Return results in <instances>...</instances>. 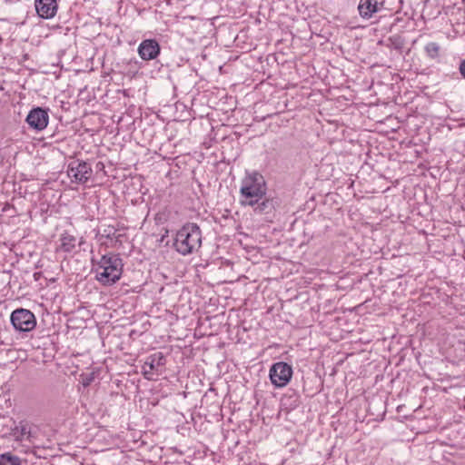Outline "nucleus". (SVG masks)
<instances>
[{
	"mask_svg": "<svg viewBox=\"0 0 465 465\" xmlns=\"http://www.w3.org/2000/svg\"><path fill=\"white\" fill-rule=\"evenodd\" d=\"M383 2L384 0H361L358 6L360 15L365 19L371 18L381 10Z\"/></svg>",
	"mask_w": 465,
	"mask_h": 465,
	"instance_id": "obj_13",
	"label": "nucleus"
},
{
	"mask_svg": "<svg viewBox=\"0 0 465 465\" xmlns=\"http://www.w3.org/2000/svg\"><path fill=\"white\" fill-rule=\"evenodd\" d=\"M48 120L47 111L41 107L33 108L25 119L28 125L37 131L44 130L48 124Z\"/></svg>",
	"mask_w": 465,
	"mask_h": 465,
	"instance_id": "obj_10",
	"label": "nucleus"
},
{
	"mask_svg": "<svg viewBox=\"0 0 465 465\" xmlns=\"http://www.w3.org/2000/svg\"><path fill=\"white\" fill-rule=\"evenodd\" d=\"M60 335L55 331L50 329H44L38 331L33 337L34 349H49L55 347L59 343Z\"/></svg>",
	"mask_w": 465,
	"mask_h": 465,
	"instance_id": "obj_7",
	"label": "nucleus"
},
{
	"mask_svg": "<svg viewBox=\"0 0 465 465\" xmlns=\"http://www.w3.org/2000/svg\"><path fill=\"white\" fill-rule=\"evenodd\" d=\"M270 380L272 383L279 388L288 384L292 376V368L286 362L279 361L270 369Z\"/></svg>",
	"mask_w": 465,
	"mask_h": 465,
	"instance_id": "obj_6",
	"label": "nucleus"
},
{
	"mask_svg": "<svg viewBox=\"0 0 465 465\" xmlns=\"http://www.w3.org/2000/svg\"><path fill=\"white\" fill-rule=\"evenodd\" d=\"M165 364V358L162 352L155 353L146 360L143 366V373L148 380L153 379L154 373L159 374L162 372Z\"/></svg>",
	"mask_w": 465,
	"mask_h": 465,
	"instance_id": "obj_9",
	"label": "nucleus"
},
{
	"mask_svg": "<svg viewBox=\"0 0 465 465\" xmlns=\"http://www.w3.org/2000/svg\"><path fill=\"white\" fill-rule=\"evenodd\" d=\"M60 241V249L65 252H72L75 247L76 238L68 232L61 234Z\"/></svg>",
	"mask_w": 465,
	"mask_h": 465,
	"instance_id": "obj_14",
	"label": "nucleus"
},
{
	"mask_svg": "<svg viewBox=\"0 0 465 465\" xmlns=\"http://www.w3.org/2000/svg\"><path fill=\"white\" fill-rule=\"evenodd\" d=\"M161 46L155 39L143 40L138 46L139 56L143 61L153 60L158 57Z\"/></svg>",
	"mask_w": 465,
	"mask_h": 465,
	"instance_id": "obj_11",
	"label": "nucleus"
},
{
	"mask_svg": "<svg viewBox=\"0 0 465 465\" xmlns=\"http://www.w3.org/2000/svg\"><path fill=\"white\" fill-rule=\"evenodd\" d=\"M391 45L396 50H401L404 46L405 40L400 35H394L389 38Z\"/></svg>",
	"mask_w": 465,
	"mask_h": 465,
	"instance_id": "obj_18",
	"label": "nucleus"
},
{
	"mask_svg": "<svg viewBox=\"0 0 465 465\" xmlns=\"http://www.w3.org/2000/svg\"><path fill=\"white\" fill-rule=\"evenodd\" d=\"M10 320L14 328L19 331H30L36 325L35 314L24 308L15 310L11 313Z\"/></svg>",
	"mask_w": 465,
	"mask_h": 465,
	"instance_id": "obj_5",
	"label": "nucleus"
},
{
	"mask_svg": "<svg viewBox=\"0 0 465 465\" xmlns=\"http://www.w3.org/2000/svg\"><path fill=\"white\" fill-rule=\"evenodd\" d=\"M266 191L265 179L259 172L246 173L240 188L241 204L243 206L253 205L266 195Z\"/></svg>",
	"mask_w": 465,
	"mask_h": 465,
	"instance_id": "obj_2",
	"label": "nucleus"
},
{
	"mask_svg": "<svg viewBox=\"0 0 465 465\" xmlns=\"http://www.w3.org/2000/svg\"><path fill=\"white\" fill-rule=\"evenodd\" d=\"M92 169L86 162H73L69 163L67 174L72 182L84 183L88 181Z\"/></svg>",
	"mask_w": 465,
	"mask_h": 465,
	"instance_id": "obj_8",
	"label": "nucleus"
},
{
	"mask_svg": "<svg viewBox=\"0 0 465 465\" xmlns=\"http://www.w3.org/2000/svg\"><path fill=\"white\" fill-rule=\"evenodd\" d=\"M459 72L460 75L465 79V59L460 61L459 65Z\"/></svg>",
	"mask_w": 465,
	"mask_h": 465,
	"instance_id": "obj_23",
	"label": "nucleus"
},
{
	"mask_svg": "<svg viewBox=\"0 0 465 465\" xmlns=\"http://www.w3.org/2000/svg\"><path fill=\"white\" fill-rule=\"evenodd\" d=\"M253 211L258 213H268L272 209V201L263 196L261 200L257 201L253 205H250Z\"/></svg>",
	"mask_w": 465,
	"mask_h": 465,
	"instance_id": "obj_15",
	"label": "nucleus"
},
{
	"mask_svg": "<svg viewBox=\"0 0 465 465\" xmlns=\"http://www.w3.org/2000/svg\"><path fill=\"white\" fill-rule=\"evenodd\" d=\"M38 352L37 355H35L33 360L37 363H46L47 361H51L54 358V354L48 353L46 354L45 351H35Z\"/></svg>",
	"mask_w": 465,
	"mask_h": 465,
	"instance_id": "obj_19",
	"label": "nucleus"
},
{
	"mask_svg": "<svg viewBox=\"0 0 465 465\" xmlns=\"http://www.w3.org/2000/svg\"><path fill=\"white\" fill-rule=\"evenodd\" d=\"M117 230L114 226H107L104 228L103 232L101 234L102 237H105L106 239H118V236H116Z\"/></svg>",
	"mask_w": 465,
	"mask_h": 465,
	"instance_id": "obj_21",
	"label": "nucleus"
},
{
	"mask_svg": "<svg viewBox=\"0 0 465 465\" xmlns=\"http://www.w3.org/2000/svg\"><path fill=\"white\" fill-rule=\"evenodd\" d=\"M124 269L120 254L108 252L101 257L94 272L96 280L104 285H112L120 280Z\"/></svg>",
	"mask_w": 465,
	"mask_h": 465,
	"instance_id": "obj_1",
	"label": "nucleus"
},
{
	"mask_svg": "<svg viewBox=\"0 0 465 465\" xmlns=\"http://www.w3.org/2000/svg\"><path fill=\"white\" fill-rule=\"evenodd\" d=\"M424 51L430 59L436 60L440 57V45L438 43L430 42L425 45Z\"/></svg>",
	"mask_w": 465,
	"mask_h": 465,
	"instance_id": "obj_16",
	"label": "nucleus"
},
{
	"mask_svg": "<svg viewBox=\"0 0 465 465\" xmlns=\"http://www.w3.org/2000/svg\"><path fill=\"white\" fill-rule=\"evenodd\" d=\"M94 380V372H87V373H82L80 375V383L84 387L87 388Z\"/></svg>",
	"mask_w": 465,
	"mask_h": 465,
	"instance_id": "obj_20",
	"label": "nucleus"
},
{
	"mask_svg": "<svg viewBox=\"0 0 465 465\" xmlns=\"http://www.w3.org/2000/svg\"><path fill=\"white\" fill-rule=\"evenodd\" d=\"M5 352V354L8 356V360L6 361L0 362V365L6 366L9 362H14V361L16 359L15 356L10 355L13 352H17V351H0V354Z\"/></svg>",
	"mask_w": 465,
	"mask_h": 465,
	"instance_id": "obj_22",
	"label": "nucleus"
},
{
	"mask_svg": "<svg viewBox=\"0 0 465 465\" xmlns=\"http://www.w3.org/2000/svg\"><path fill=\"white\" fill-rule=\"evenodd\" d=\"M399 4H400V8H401L402 6L403 0H399Z\"/></svg>",
	"mask_w": 465,
	"mask_h": 465,
	"instance_id": "obj_24",
	"label": "nucleus"
},
{
	"mask_svg": "<svg viewBox=\"0 0 465 465\" xmlns=\"http://www.w3.org/2000/svg\"><path fill=\"white\" fill-rule=\"evenodd\" d=\"M35 6L37 15L44 19L54 17L57 11L56 0H35Z\"/></svg>",
	"mask_w": 465,
	"mask_h": 465,
	"instance_id": "obj_12",
	"label": "nucleus"
},
{
	"mask_svg": "<svg viewBox=\"0 0 465 465\" xmlns=\"http://www.w3.org/2000/svg\"><path fill=\"white\" fill-rule=\"evenodd\" d=\"M201 245L202 232L196 223H188L177 232L174 247L182 255H188L198 251Z\"/></svg>",
	"mask_w": 465,
	"mask_h": 465,
	"instance_id": "obj_3",
	"label": "nucleus"
},
{
	"mask_svg": "<svg viewBox=\"0 0 465 465\" xmlns=\"http://www.w3.org/2000/svg\"><path fill=\"white\" fill-rule=\"evenodd\" d=\"M0 465H21V460L11 452L0 455Z\"/></svg>",
	"mask_w": 465,
	"mask_h": 465,
	"instance_id": "obj_17",
	"label": "nucleus"
},
{
	"mask_svg": "<svg viewBox=\"0 0 465 465\" xmlns=\"http://www.w3.org/2000/svg\"><path fill=\"white\" fill-rule=\"evenodd\" d=\"M10 436L13 438L15 443L13 445L15 450H19L22 452H28L33 444L32 426L27 420H20L15 423L11 429Z\"/></svg>",
	"mask_w": 465,
	"mask_h": 465,
	"instance_id": "obj_4",
	"label": "nucleus"
}]
</instances>
